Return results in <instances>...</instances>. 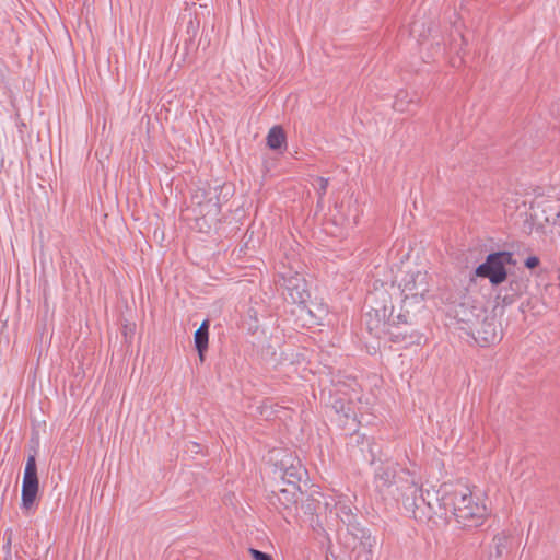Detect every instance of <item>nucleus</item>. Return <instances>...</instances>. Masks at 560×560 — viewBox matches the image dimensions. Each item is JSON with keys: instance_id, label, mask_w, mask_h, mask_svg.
I'll use <instances>...</instances> for the list:
<instances>
[{"instance_id": "15", "label": "nucleus", "mask_w": 560, "mask_h": 560, "mask_svg": "<svg viewBox=\"0 0 560 560\" xmlns=\"http://www.w3.org/2000/svg\"><path fill=\"white\" fill-rule=\"evenodd\" d=\"M539 265V259L536 256H530L525 260V266L533 269Z\"/></svg>"}, {"instance_id": "5", "label": "nucleus", "mask_w": 560, "mask_h": 560, "mask_svg": "<svg viewBox=\"0 0 560 560\" xmlns=\"http://www.w3.org/2000/svg\"><path fill=\"white\" fill-rule=\"evenodd\" d=\"M38 490L39 481L37 477L36 460L34 456H30L25 464L22 481L21 506L23 510L30 511L34 508Z\"/></svg>"}, {"instance_id": "3", "label": "nucleus", "mask_w": 560, "mask_h": 560, "mask_svg": "<svg viewBox=\"0 0 560 560\" xmlns=\"http://www.w3.org/2000/svg\"><path fill=\"white\" fill-rule=\"evenodd\" d=\"M396 490L397 499L401 500L407 513L416 520L421 518L419 515V501L422 499L421 486L408 474H404L397 481Z\"/></svg>"}, {"instance_id": "7", "label": "nucleus", "mask_w": 560, "mask_h": 560, "mask_svg": "<svg viewBox=\"0 0 560 560\" xmlns=\"http://www.w3.org/2000/svg\"><path fill=\"white\" fill-rule=\"evenodd\" d=\"M195 347L198 351L199 360L205 361V354L209 345V322L203 320L194 335Z\"/></svg>"}, {"instance_id": "6", "label": "nucleus", "mask_w": 560, "mask_h": 560, "mask_svg": "<svg viewBox=\"0 0 560 560\" xmlns=\"http://www.w3.org/2000/svg\"><path fill=\"white\" fill-rule=\"evenodd\" d=\"M287 289L293 302L305 303L310 298L306 281L296 275L287 281Z\"/></svg>"}, {"instance_id": "8", "label": "nucleus", "mask_w": 560, "mask_h": 560, "mask_svg": "<svg viewBox=\"0 0 560 560\" xmlns=\"http://www.w3.org/2000/svg\"><path fill=\"white\" fill-rule=\"evenodd\" d=\"M266 142L269 149L278 150L287 145V136L281 126H273L269 129L266 137Z\"/></svg>"}, {"instance_id": "14", "label": "nucleus", "mask_w": 560, "mask_h": 560, "mask_svg": "<svg viewBox=\"0 0 560 560\" xmlns=\"http://www.w3.org/2000/svg\"><path fill=\"white\" fill-rule=\"evenodd\" d=\"M487 328H491V329H492V334H491L489 337H485V338H483V343H485V345L492 343V342L497 341V339H498V336H497V334H495L494 328L492 327V325H491V324H488V325H487Z\"/></svg>"}, {"instance_id": "13", "label": "nucleus", "mask_w": 560, "mask_h": 560, "mask_svg": "<svg viewBox=\"0 0 560 560\" xmlns=\"http://www.w3.org/2000/svg\"><path fill=\"white\" fill-rule=\"evenodd\" d=\"M319 190V196L323 197L326 194L328 187V179L324 177H318L316 179Z\"/></svg>"}, {"instance_id": "16", "label": "nucleus", "mask_w": 560, "mask_h": 560, "mask_svg": "<svg viewBox=\"0 0 560 560\" xmlns=\"http://www.w3.org/2000/svg\"><path fill=\"white\" fill-rule=\"evenodd\" d=\"M399 318H400L404 323H407V316H405V315H404V316H400V315H399Z\"/></svg>"}, {"instance_id": "1", "label": "nucleus", "mask_w": 560, "mask_h": 560, "mask_svg": "<svg viewBox=\"0 0 560 560\" xmlns=\"http://www.w3.org/2000/svg\"><path fill=\"white\" fill-rule=\"evenodd\" d=\"M453 514L464 527L481 526L488 518L489 511L485 497L474 488L457 486L451 494Z\"/></svg>"}, {"instance_id": "11", "label": "nucleus", "mask_w": 560, "mask_h": 560, "mask_svg": "<svg viewBox=\"0 0 560 560\" xmlns=\"http://www.w3.org/2000/svg\"><path fill=\"white\" fill-rule=\"evenodd\" d=\"M385 304L382 306V308H374L375 315L381 317L383 320L386 318H389L393 314V305L389 303V305L386 304L387 300L384 299Z\"/></svg>"}, {"instance_id": "2", "label": "nucleus", "mask_w": 560, "mask_h": 560, "mask_svg": "<svg viewBox=\"0 0 560 560\" xmlns=\"http://www.w3.org/2000/svg\"><path fill=\"white\" fill-rule=\"evenodd\" d=\"M405 306L424 301L430 291V276L424 270H408L399 282Z\"/></svg>"}, {"instance_id": "12", "label": "nucleus", "mask_w": 560, "mask_h": 560, "mask_svg": "<svg viewBox=\"0 0 560 560\" xmlns=\"http://www.w3.org/2000/svg\"><path fill=\"white\" fill-rule=\"evenodd\" d=\"M253 560H273L272 557L266 552L250 548L248 550Z\"/></svg>"}, {"instance_id": "10", "label": "nucleus", "mask_w": 560, "mask_h": 560, "mask_svg": "<svg viewBox=\"0 0 560 560\" xmlns=\"http://www.w3.org/2000/svg\"><path fill=\"white\" fill-rule=\"evenodd\" d=\"M474 317V310L465 306L464 304L459 305V308L456 311V318L460 322H471Z\"/></svg>"}, {"instance_id": "9", "label": "nucleus", "mask_w": 560, "mask_h": 560, "mask_svg": "<svg viewBox=\"0 0 560 560\" xmlns=\"http://www.w3.org/2000/svg\"><path fill=\"white\" fill-rule=\"evenodd\" d=\"M300 497V489L296 485L290 483L287 488L280 490L278 501L285 508L295 503Z\"/></svg>"}, {"instance_id": "4", "label": "nucleus", "mask_w": 560, "mask_h": 560, "mask_svg": "<svg viewBox=\"0 0 560 560\" xmlns=\"http://www.w3.org/2000/svg\"><path fill=\"white\" fill-rule=\"evenodd\" d=\"M512 260V255L506 252L490 254L486 261L476 269V276L487 278L489 281L498 285L506 280L508 272L505 266Z\"/></svg>"}]
</instances>
